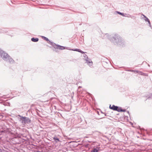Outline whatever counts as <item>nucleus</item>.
Here are the masks:
<instances>
[{
	"label": "nucleus",
	"mask_w": 152,
	"mask_h": 152,
	"mask_svg": "<svg viewBox=\"0 0 152 152\" xmlns=\"http://www.w3.org/2000/svg\"><path fill=\"white\" fill-rule=\"evenodd\" d=\"M143 16H144V17L145 18V19H144L146 21H147L149 25H150V26H151V23H150V21L149 19L146 17L144 15H143Z\"/></svg>",
	"instance_id": "6e6552de"
},
{
	"label": "nucleus",
	"mask_w": 152,
	"mask_h": 152,
	"mask_svg": "<svg viewBox=\"0 0 152 152\" xmlns=\"http://www.w3.org/2000/svg\"><path fill=\"white\" fill-rule=\"evenodd\" d=\"M110 109L113 110H117L118 107L114 105H113L112 106H111V105H110Z\"/></svg>",
	"instance_id": "20e7f679"
},
{
	"label": "nucleus",
	"mask_w": 152,
	"mask_h": 152,
	"mask_svg": "<svg viewBox=\"0 0 152 152\" xmlns=\"http://www.w3.org/2000/svg\"><path fill=\"white\" fill-rule=\"evenodd\" d=\"M2 52H1V57L4 60H7L9 57L8 54L3 51H2Z\"/></svg>",
	"instance_id": "f03ea898"
},
{
	"label": "nucleus",
	"mask_w": 152,
	"mask_h": 152,
	"mask_svg": "<svg viewBox=\"0 0 152 152\" xmlns=\"http://www.w3.org/2000/svg\"><path fill=\"white\" fill-rule=\"evenodd\" d=\"M116 110L118 112L123 111V110L121 109V108H118V107L117 108V110Z\"/></svg>",
	"instance_id": "f8f14e48"
},
{
	"label": "nucleus",
	"mask_w": 152,
	"mask_h": 152,
	"mask_svg": "<svg viewBox=\"0 0 152 152\" xmlns=\"http://www.w3.org/2000/svg\"><path fill=\"white\" fill-rule=\"evenodd\" d=\"M31 40L33 42H37L38 41L39 39L37 38H31Z\"/></svg>",
	"instance_id": "1a4fd4ad"
},
{
	"label": "nucleus",
	"mask_w": 152,
	"mask_h": 152,
	"mask_svg": "<svg viewBox=\"0 0 152 152\" xmlns=\"http://www.w3.org/2000/svg\"><path fill=\"white\" fill-rule=\"evenodd\" d=\"M86 62L89 66H91L92 65V62L91 60L87 59L86 60Z\"/></svg>",
	"instance_id": "0eeeda50"
},
{
	"label": "nucleus",
	"mask_w": 152,
	"mask_h": 152,
	"mask_svg": "<svg viewBox=\"0 0 152 152\" xmlns=\"http://www.w3.org/2000/svg\"><path fill=\"white\" fill-rule=\"evenodd\" d=\"M8 58L9 59V61L10 62H12L13 61V60L11 58H10L9 57Z\"/></svg>",
	"instance_id": "ddd939ff"
},
{
	"label": "nucleus",
	"mask_w": 152,
	"mask_h": 152,
	"mask_svg": "<svg viewBox=\"0 0 152 152\" xmlns=\"http://www.w3.org/2000/svg\"><path fill=\"white\" fill-rule=\"evenodd\" d=\"M99 150V148L97 147L96 148H94L93 150L91 151V152H98Z\"/></svg>",
	"instance_id": "39448f33"
},
{
	"label": "nucleus",
	"mask_w": 152,
	"mask_h": 152,
	"mask_svg": "<svg viewBox=\"0 0 152 152\" xmlns=\"http://www.w3.org/2000/svg\"><path fill=\"white\" fill-rule=\"evenodd\" d=\"M20 119L22 121V122L23 123H27L29 122L30 121L29 119L27 118L22 117Z\"/></svg>",
	"instance_id": "7ed1b4c3"
},
{
	"label": "nucleus",
	"mask_w": 152,
	"mask_h": 152,
	"mask_svg": "<svg viewBox=\"0 0 152 152\" xmlns=\"http://www.w3.org/2000/svg\"><path fill=\"white\" fill-rule=\"evenodd\" d=\"M54 139L55 140L56 142L59 141V140L58 138L56 137H54Z\"/></svg>",
	"instance_id": "9b49d317"
},
{
	"label": "nucleus",
	"mask_w": 152,
	"mask_h": 152,
	"mask_svg": "<svg viewBox=\"0 0 152 152\" xmlns=\"http://www.w3.org/2000/svg\"><path fill=\"white\" fill-rule=\"evenodd\" d=\"M117 13L119 14H120V15H122L123 16H125L124 14L123 13H121V12H117Z\"/></svg>",
	"instance_id": "9d476101"
},
{
	"label": "nucleus",
	"mask_w": 152,
	"mask_h": 152,
	"mask_svg": "<svg viewBox=\"0 0 152 152\" xmlns=\"http://www.w3.org/2000/svg\"><path fill=\"white\" fill-rule=\"evenodd\" d=\"M48 41L49 42H48V43L52 45L55 48H57L61 50H63L65 49H68L67 48H66V47H64L63 46H61L59 45H56L55 43L52 42H51L50 41Z\"/></svg>",
	"instance_id": "f257e3e1"
},
{
	"label": "nucleus",
	"mask_w": 152,
	"mask_h": 152,
	"mask_svg": "<svg viewBox=\"0 0 152 152\" xmlns=\"http://www.w3.org/2000/svg\"><path fill=\"white\" fill-rule=\"evenodd\" d=\"M70 50H73V51H78V52H80V53H84V52H83L80 49H70Z\"/></svg>",
	"instance_id": "423d86ee"
},
{
	"label": "nucleus",
	"mask_w": 152,
	"mask_h": 152,
	"mask_svg": "<svg viewBox=\"0 0 152 152\" xmlns=\"http://www.w3.org/2000/svg\"><path fill=\"white\" fill-rule=\"evenodd\" d=\"M43 37L44 38V39L45 40H46L47 41H49L48 39V38H47V37Z\"/></svg>",
	"instance_id": "2eb2a0df"
},
{
	"label": "nucleus",
	"mask_w": 152,
	"mask_h": 152,
	"mask_svg": "<svg viewBox=\"0 0 152 152\" xmlns=\"http://www.w3.org/2000/svg\"><path fill=\"white\" fill-rule=\"evenodd\" d=\"M113 39H114V40H115L116 42H118L119 41V39L118 38H117V39H115L114 38H113Z\"/></svg>",
	"instance_id": "4468645a"
}]
</instances>
